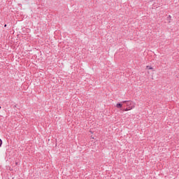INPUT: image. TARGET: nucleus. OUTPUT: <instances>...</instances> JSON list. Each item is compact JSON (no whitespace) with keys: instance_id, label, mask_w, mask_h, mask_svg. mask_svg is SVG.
<instances>
[{"instance_id":"obj_1","label":"nucleus","mask_w":179,"mask_h":179,"mask_svg":"<svg viewBox=\"0 0 179 179\" xmlns=\"http://www.w3.org/2000/svg\"><path fill=\"white\" fill-rule=\"evenodd\" d=\"M127 107L129 108V110H133V108H135V106H136V103L132 101H128L127 104Z\"/></svg>"},{"instance_id":"obj_2","label":"nucleus","mask_w":179,"mask_h":179,"mask_svg":"<svg viewBox=\"0 0 179 179\" xmlns=\"http://www.w3.org/2000/svg\"><path fill=\"white\" fill-rule=\"evenodd\" d=\"M116 107H117V108H121L122 107V104L118 103H117Z\"/></svg>"},{"instance_id":"obj_3","label":"nucleus","mask_w":179,"mask_h":179,"mask_svg":"<svg viewBox=\"0 0 179 179\" xmlns=\"http://www.w3.org/2000/svg\"><path fill=\"white\" fill-rule=\"evenodd\" d=\"M131 110H132V109H129V108H127L123 109L122 111H129Z\"/></svg>"},{"instance_id":"obj_4","label":"nucleus","mask_w":179,"mask_h":179,"mask_svg":"<svg viewBox=\"0 0 179 179\" xmlns=\"http://www.w3.org/2000/svg\"><path fill=\"white\" fill-rule=\"evenodd\" d=\"M146 69H153V68L152 66H147Z\"/></svg>"},{"instance_id":"obj_5","label":"nucleus","mask_w":179,"mask_h":179,"mask_svg":"<svg viewBox=\"0 0 179 179\" xmlns=\"http://www.w3.org/2000/svg\"><path fill=\"white\" fill-rule=\"evenodd\" d=\"M167 19H169V20H171V15H169L168 17H167Z\"/></svg>"},{"instance_id":"obj_6","label":"nucleus","mask_w":179,"mask_h":179,"mask_svg":"<svg viewBox=\"0 0 179 179\" xmlns=\"http://www.w3.org/2000/svg\"><path fill=\"white\" fill-rule=\"evenodd\" d=\"M129 101H123V103H125L126 104H128Z\"/></svg>"},{"instance_id":"obj_7","label":"nucleus","mask_w":179,"mask_h":179,"mask_svg":"<svg viewBox=\"0 0 179 179\" xmlns=\"http://www.w3.org/2000/svg\"><path fill=\"white\" fill-rule=\"evenodd\" d=\"M2 146V140L0 139V147Z\"/></svg>"},{"instance_id":"obj_8","label":"nucleus","mask_w":179,"mask_h":179,"mask_svg":"<svg viewBox=\"0 0 179 179\" xmlns=\"http://www.w3.org/2000/svg\"><path fill=\"white\" fill-rule=\"evenodd\" d=\"M4 27H6V24L4 25Z\"/></svg>"},{"instance_id":"obj_9","label":"nucleus","mask_w":179,"mask_h":179,"mask_svg":"<svg viewBox=\"0 0 179 179\" xmlns=\"http://www.w3.org/2000/svg\"><path fill=\"white\" fill-rule=\"evenodd\" d=\"M0 108H1V106H0Z\"/></svg>"}]
</instances>
